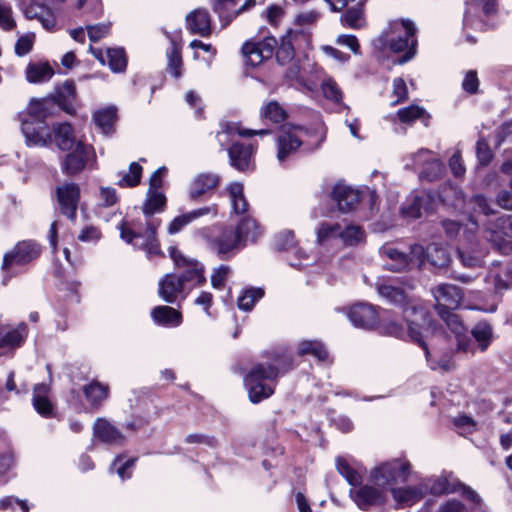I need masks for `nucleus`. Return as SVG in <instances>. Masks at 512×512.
<instances>
[{
	"mask_svg": "<svg viewBox=\"0 0 512 512\" xmlns=\"http://www.w3.org/2000/svg\"><path fill=\"white\" fill-rule=\"evenodd\" d=\"M165 204L166 197L162 192L158 189H148L147 198L142 207L145 217V230L140 228L141 223L133 222L130 225L127 222H122L118 226L121 239L135 247L144 249L148 255H158L160 248L156 239V231L160 226V221L151 217L155 213L162 212Z\"/></svg>",
	"mask_w": 512,
	"mask_h": 512,
	"instance_id": "1",
	"label": "nucleus"
},
{
	"mask_svg": "<svg viewBox=\"0 0 512 512\" xmlns=\"http://www.w3.org/2000/svg\"><path fill=\"white\" fill-rule=\"evenodd\" d=\"M171 258L177 268L181 269L180 275L167 274L159 282V296L168 303H175L179 297L184 299L196 286L206 282L204 267L197 260L188 258L176 248L170 250Z\"/></svg>",
	"mask_w": 512,
	"mask_h": 512,
	"instance_id": "2",
	"label": "nucleus"
},
{
	"mask_svg": "<svg viewBox=\"0 0 512 512\" xmlns=\"http://www.w3.org/2000/svg\"><path fill=\"white\" fill-rule=\"evenodd\" d=\"M415 33L416 27L412 21L395 20L389 23L388 28L373 40V47L379 52L389 49L393 53L408 49L397 61L398 64H404L415 55L417 45Z\"/></svg>",
	"mask_w": 512,
	"mask_h": 512,
	"instance_id": "3",
	"label": "nucleus"
},
{
	"mask_svg": "<svg viewBox=\"0 0 512 512\" xmlns=\"http://www.w3.org/2000/svg\"><path fill=\"white\" fill-rule=\"evenodd\" d=\"M261 234L257 221L247 215L239 221L236 229L224 228L218 237L211 240L210 245L222 259H228L247 241L255 242Z\"/></svg>",
	"mask_w": 512,
	"mask_h": 512,
	"instance_id": "4",
	"label": "nucleus"
},
{
	"mask_svg": "<svg viewBox=\"0 0 512 512\" xmlns=\"http://www.w3.org/2000/svg\"><path fill=\"white\" fill-rule=\"evenodd\" d=\"M336 468L347 482L353 486L350 490V496L360 509L368 510L372 506L384 503L386 498L385 490L381 487L361 485L362 477L360 473L351 467L346 459L338 457L336 459Z\"/></svg>",
	"mask_w": 512,
	"mask_h": 512,
	"instance_id": "5",
	"label": "nucleus"
},
{
	"mask_svg": "<svg viewBox=\"0 0 512 512\" xmlns=\"http://www.w3.org/2000/svg\"><path fill=\"white\" fill-rule=\"evenodd\" d=\"M282 365L257 364L245 377L249 399L253 403H259L274 393L275 381Z\"/></svg>",
	"mask_w": 512,
	"mask_h": 512,
	"instance_id": "6",
	"label": "nucleus"
},
{
	"mask_svg": "<svg viewBox=\"0 0 512 512\" xmlns=\"http://www.w3.org/2000/svg\"><path fill=\"white\" fill-rule=\"evenodd\" d=\"M41 254V246L33 240L19 241L13 249L4 254L2 272L4 273L3 284L15 276L18 271L16 267L25 266L36 260Z\"/></svg>",
	"mask_w": 512,
	"mask_h": 512,
	"instance_id": "7",
	"label": "nucleus"
},
{
	"mask_svg": "<svg viewBox=\"0 0 512 512\" xmlns=\"http://www.w3.org/2000/svg\"><path fill=\"white\" fill-rule=\"evenodd\" d=\"M409 468L407 461L394 459L375 467L370 473V479L376 486L384 489L386 486L407 481Z\"/></svg>",
	"mask_w": 512,
	"mask_h": 512,
	"instance_id": "8",
	"label": "nucleus"
},
{
	"mask_svg": "<svg viewBox=\"0 0 512 512\" xmlns=\"http://www.w3.org/2000/svg\"><path fill=\"white\" fill-rule=\"evenodd\" d=\"M303 133L304 130L298 126H285L280 129L276 138V157L281 165L297 154L303 143Z\"/></svg>",
	"mask_w": 512,
	"mask_h": 512,
	"instance_id": "9",
	"label": "nucleus"
},
{
	"mask_svg": "<svg viewBox=\"0 0 512 512\" xmlns=\"http://www.w3.org/2000/svg\"><path fill=\"white\" fill-rule=\"evenodd\" d=\"M275 37H265L261 41H247L242 46V55L246 65L257 67L265 60L270 59L277 47Z\"/></svg>",
	"mask_w": 512,
	"mask_h": 512,
	"instance_id": "10",
	"label": "nucleus"
},
{
	"mask_svg": "<svg viewBox=\"0 0 512 512\" xmlns=\"http://www.w3.org/2000/svg\"><path fill=\"white\" fill-rule=\"evenodd\" d=\"M57 200L62 214L75 220L80 199V188L76 183H64L56 188Z\"/></svg>",
	"mask_w": 512,
	"mask_h": 512,
	"instance_id": "11",
	"label": "nucleus"
},
{
	"mask_svg": "<svg viewBox=\"0 0 512 512\" xmlns=\"http://www.w3.org/2000/svg\"><path fill=\"white\" fill-rule=\"evenodd\" d=\"M93 156L94 151L91 146L78 142L75 149L64 158L62 169L67 175L78 174Z\"/></svg>",
	"mask_w": 512,
	"mask_h": 512,
	"instance_id": "12",
	"label": "nucleus"
},
{
	"mask_svg": "<svg viewBox=\"0 0 512 512\" xmlns=\"http://www.w3.org/2000/svg\"><path fill=\"white\" fill-rule=\"evenodd\" d=\"M17 3L27 19L38 20L46 30L55 27L56 17L49 7L37 4L34 0H17Z\"/></svg>",
	"mask_w": 512,
	"mask_h": 512,
	"instance_id": "13",
	"label": "nucleus"
},
{
	"mask_svg": "<svg viewBox=\"0 0 512 512\" xmlns=\"http://www.w3.org/2000/svg\"><path fill=\"white\" fill-rule=\"evenodd\" d=\"M22 132L29 146H45L51 140L48 126L40 119H24Z\"/></svg>",
	"mask_w": 512,
	"mask_h": 512,
	"instance_id": "14",
	"label": "nucleus"
},
{
	"mask_svg": "<svg viewBox=\"0 0 512 512\" xmlns=\"http://www.w3.org/2000/svg\"><path fill=\"white\" fill-rule=\"evenodd\" d=\"M435 300V310L438 312V306H444L447 309H456L463 298L462 291L453 284L443 283L431 289Z\"/></svg>",
	"mask_w": 512,
	"mask_h": 512,
	"instance_id": "15",
	"label": "nucleus"
},
{
	"mask_svg": "<svg viewBox=\"0 0 512 512\" xmlns=\"http://www.w3.org/2000/svg\"><path fill=\"white\" fill-rule=\"evenodd\" d=\"M381 329L384 334L389 336H394L397 338H404L405 336H408L411 340L417 342L423 348V350L425 351L426 358L428 359V347L422 339L419 326L414 321L408 322L407 331L401 324L395 321H389L384 323Z\"/></svg>",
	"mask_w": 512,
	"mask_h": 512,
	"instance_id": "16",
	"label": "nucleus"
},
{
	"mask_svg": "<svg viewBox=\"0 0 512 512\" xmlns=\"http://www.w3.org/2000/svg\"><path fill=\"white\" fill-rule=\"evenodd\" d=\"M220 177L214 173H200L191 181L188 195L191 200H199L211 194L219 185Z\"/></svg>",
	"mask_w": 512,
	"mask_h": 512,
	"instance_id": "17",
	"label": "nucleus"
},
{
	"mask_svg": "<svg viewBox=\"0 0 512 512\" xmlns=\"http://www.w3.org/2000/svg\"><path fill=\"white\" fill-rule=\"evenodd\" d=\"M347 315L354 326L364 329H371L378 322V314L375 308L369 304H355L349 309Z\"/></svg>",
	"mask_w": 512,
	"mask_h": 512,
	"instance_id": "18",
	"label": "nucleus"
},
{
	"mask_svg": "<svg viewBox=\"0 0 512 512\" xmlns=\"http://www.w3.org/2000/svg\"><path fill=\"white\" fill-rule=\"evenodd\" d=\"M472 225L478 229L482 236L498 249H503V236L501 232L500 216L495 219L470 218Z\"/></svg>",
	"mask_w": 512,
	"mask_h": 512,
	"instance_id": "19",
	"label": "nucleus"
},
{
	"mask_svg": "<svg viewBox=\"0 0 512 512\" xmlns=\"http://www.w3.org/2000/svg\"><path fill=\"white\" fill-rule=\"evenodd\" d=\"M89 51L103 65L107 59V63L113 72H123L127 67V59L123 48H108L104 54L101 49L90 45Z\"/></svg>",
	"mask_w": 512,
	"mask_h": 512,
	"instance_id": "20",
	"label": "nucleus"
},
{
	"mask_svg": "<svg viewBox=\"0 0 512 512\" xmlns=\"http://www.w3.org/2000/svg\"><path fill=\"white\" fill-rule=\"evenodd\" d=\"M331 196L344 213L352 211L360 201V192L342 183L334 186Z\"/></svg>",
	"mask_w": 512,
	"mask_h": 512,
	"instance_id": "21",
	"label": "nucleus"
},
{
	"mask_svg": "<svg viewBox=\"0 0 512 512\" xmlns=\"http://www.w3.org/2000/svg\"><path fill=\"white\" fill-rule=\"evenodd\" d=\"M253 154L254 149L251 144L244 145L237 142L228 149L231 166L241 172L250 169L253 163Z\"/></svg>",
	"mask_w": 512,
	"mask_h": 512,
	"instance_id": "22",
	"label": "nucleus"
},
{
	"mask_svg": "<svg viewBox=\"0 0 512 512\" xmlns=\"http://www.w3.org/2000/svg\"><path fill=\"white\" fill-rule=\"evenodd\" d=\"M93 435L101 442L110 445H120L124 442V435L107 419L98 418L93 425Z\"/></svg>",
	"mask_w": 512,
	"mask_h": 512,
	"instance_id": "23",
	"label": "nucleus"
},
{
	"mask_svg": "<svg viewBox=\"0 0 512 512\" xmlns=\"http://www.w3.org/2000/svg\"><path fill=\"white\" fill-rule=\"evenodd\" d=\"M270 133L268 129H243L239 123L236 122H225L221 124V130L217 133L216 138L221 147H224L228 143L229 138L234 135L240 137H252L255 135H267Z\"/></svg>",
	"mask_w": 512,
	"mask_h": 512,
	"instance_id": "24",
	"label": "nucleus"
},
{
	"mask_svg": "<svg viewBox=\"0 0 512 512\" xmlns=\"http://www.w3.org/2000/svg\"><path fill=\"white\" fill-rule=\"evenodd\" d=\"M205 215H212L215 217L217 215V206L213 204L175 217L168 226V232L169 234H176L194 220Z\"/></svg>",
	"mask_w": 512,
	"mask_h": 512,
	"instance_id": "25",
	"label": "nucleus"
},
{
	"mask_svg": "<svg viewBox=\"0 0 512 512\" xmlns=\"http://www.w3.org/2000/svg\"><path fill=\"white\" fill-rule=\"evenodd\" d=\"M187 28L192 34L208 36L211 33L209 13L204 9H196L186 17Z\"/></svg>",
	"mask_w": 512,
	"mask_h": 512,
	"instance_id": "26",
	"label": "nucleus"
},
{
	"mask_svg": "<svg viewBox=\"0 0 512 512\" xmlns=\"http://www.w3.org/2000/svg\"><path fill=\"white\" fill-rule=\"evenodd\" d=\"M27 336V327L20 324L17 328L0 333V355L20 347Z\"/></svg>",
	"mask_w": 512,
	"mask_h": 512,
	"instance_id": "27",
	"label": "nucleus"
},
{
	"mask_svg": "<svg viewBox=\"0 0 512 512\" xmlns=\"http://www.w3.org/2000/svg\"><path fill=\"white\" fill-rule=\"evenodd\" d=\"M452 309H447L444 306H438L437 314L439 317L446 323L448 328L456 335L458 339V348L467 351L468 346L461 339L462 334L465 331V328L460 321L459 317L451 311Z\"/></svg>",
	"mask_w": 512,
	"mask_h": 512,
	"instance_id": "28",
	"label": "nucleus"
},
{
	"mask_svg": "<svg viewBox=\"0 0 512 512\" xmlns=\"http://www.w3.org/2000/svg\"><path fill=\"white\" fill-rule=\"evenodd\" d=\"M117 118V110L113 106L96 110L93 114V121L96 127L105 135L114 132V125Z\"/></svg>",
	"mask_w": 512,
	"mask_h": 512,
	"instance_id": "29",
	"label": "nucleus"
},
{
	"mask_svg": "<svg viewBox=\"0 0 512 512\" xmlns=\"http://www.w3.org/2000/svg\"><path fill=\"white\" fill-rule=\"evenodd\" d=\"M49 390L50 388L47 384L41 383L35 385L33 391V406L44 417L50 416L53 412V405L48 398Z\"/></svg>",
	"mask_w": 512,
	"mask_h": 512,
	"instance_id": "30",
	"label": "nucleus"
},
{
	"mask_svg": "<svg viewBox=\"0 0 512 512\" xmlns=\"http://www.w3.org/2000/svg\"><path fill=\"white\" fill-rule=\"evenodd\" d=\"M380 253L392 261L391 264H385L387 270L400 272L409 267L408 255L392 245H384L381 247Z\"/></svg>",
	"mask_w": 512,
	"mask_h": 512,
	"instance_id": "31",
	"label": "nucleus"
},
{
	"mask_svg": "<svg viewBox=\"0 0 512 512\" xmlns=\"http://www.w3.org/2000/svg\"><path fill=\"white\" fill-rule=\"evenodd\" d=\"M83 394L92 407L98 408L108 398L109 386L93 381L83 387Z\"/></svg>",
	"mask_w": 512,
	"mask_h": 512,
	"instance_id": "32",
	"label": "nucleus"
},
{
	"mask_svg": "<svg viewBox=\"0 0 512 512\" xmlns=\"http://www.w3.org/2000/svg\"><path fill=\"white\" fill-rule=\"evenodd\" d=\"M153 320L164 326H178L182 321L181 313L170 306H157L152 312Z\"/></svg>",
	"mask_w": 512,
	"mask_h": 512,
	"instance_id": "33",
	"label": "nucleus"
},
{
	"mask_svg": "<svg viewBox=\"0 0 512 512\" xmlns=\"http://www.w3.org/2000/svg\"><path fill=\"white\" fill-rule=\"evenodd\" d=\"M76 97L75 84L71 81L64 82L56 90V101L58 105L67 113L71 114L74 111L73 101Z\"/></svg>",
	"mask_w": 512,
	"mask_h": 512,
	"instance_id": "34",
	"label": "nucleus"
},
{
	"mask_svg": "<svg viewBox=\"0 0 512 512\" xmlns=\"http://www.w3.org/2000/svg\"><path fill=\"white\" fill-rule=\"evenodd\" d=\"M343 26L351 29H361L366 26L365 9L363 4L348 8L341 17Z\"/></svg>",
	"mask_w": 512,
	"mask_h": 512,
	"instance_id": "35",
	"label": "nucleus"
},
{
	"mask_svg": "<svg viewBox=\"0 0 512 512\" xmlns=\"http://www.w3.org/2000/svg\"><path fill=\"white\" fill-rule=\"evenodd\" d=\"M227 190L233 212L238 215L246 213L248 211V202L244 196L243 185L239 182H234L228 186Z\"/></svg>",
	"mask_w": 512,
	"mask_h": 512,
	"instance_id": "36",
	"label": "nucleus"
},
{
	"mask_svg": "<svg viewBox=\"0 0 512 512\" xmlns=\"http://www.w3.org/2000/svg\"><path fill=\"white\" fill-rule=\"evenodd\" d=\"M54 138L61 150H70L75 144L72 127L69 123H59L54 126Z\"/></svg>",
	"mask_w": 512,
	"mask_h": 512,
	"instance_id": "37",
	"label": "nucleus"
},
{
	"mask_svg": "<svg viewBox=\"0 0 512 512\" xmlns=\"http://www.w3.org/2000/svg\"><path fill=\"white\" fill-rule=\"evenodd\" d=\"M260 116L262 119L278 124L286 120L287 112L279 102L272 100L261 107Z\"/></svg>",
	"mask_w": 512,
	"mask_h": 512,
	"instance_id": "38",
	"label": "nucleus"
},
{
	"mask_svg": "<svg viewBox=\"0 0 512 512\" xmlns=\"http://www.w3.org/2000/svg\"><path fill=\"white\" fill-rule=\"evenodd\" d=\"M450 255L447 249L436 243L428 245L427 262L437 268L447 267L450 263Z\"/></svg>",
	"mask_w": 512,
	"mask_h": 512,
	"instance_id": "39",
	"label": "nucleus"
},
{
	"mask_svg": "<svg viewBox=\"0 0 512 512\" xmlns=\"http://www.w3.org/2000/svg\"><path fill=\"white\" fill-rule=\"evenodd\" d=\"M299 355H312L321 362H326L329 359L328 352L324 345L319 341L304 340L298 345Z\"/></svg>",
	"mask_w": 512,
	"mask_h": 512,
	"instance_id": "40",
	"label": "nucleus"
},
{
	"mask_svg": "<svg viewBox=\"0 0 512 512\" xmlns=\"http://www.w3.org/2000/svg\"><path fill=\"white\" fill-rule=\"evenodd\" d=\"M53 76V70L47 63H32L27 66L26 77L31 83L48 81Z\"/></svg>",
	"mask_w": 512,
	"mask_h": 512,
	"instance_id": "41",
	"label": "nucleus"
},
{
	"mask_svg": "<svg viewBox=\"0 0 512 512\" xmlns=\"http://www.w3.org/2000/svg\"><path fill=\"white\" fill-rule=\"evenodd\" d=\"M471 334L478 343L481 351H485L493 339L492 326L486 321L478 322L471 330Z\"/></svg>",
	"mask_w": 512,
	"mask_h": 512,
	"instance_id": "42",
	"label": "nucleus"
},
{
	"mask_svg": "<svg viewBox=\"0 0 512 512\" xmlns=\"http://www.w3.org/2000/svg\"><path fill=\"white\" fill-rule=\"evenodd\" d=\"M470 208L474 213L479 214V216H483L482 219H488L490 216L494 215L496 211L492 208L489 200L483 194H475L473 195L468 202ZM476 219L474 216H472Z\"/></svg>",
	"mask_w": 512,
	"mask_h": 512,
	"instance_id": "43",
	"label": "nucleus"
},
{
	"mask_svg": "<svg viewBox=\"0 0 512 512\" xmlns=\"http://www.w3.org/2000/svg\"><path fill=\"white\" fill-rule=\"evenodd\" d=\"M378 293L391 303L401 304L406 301V290L390 283L380 284Z\"/></svg>",
	"mask_w": 512,
	"mask_h": 512,
	"instance_id": "44",
	"label": "nucleus"
},
{
	"mask_svg": "<svg viewBox=\"0 0 512 512\" xmlns=\"http://www.w3.org/2000/svg\"><path fill=\"white\" fill-rule=\"evenodd\" d=\"M365 233L361 226L349 224L341 226L340 240L346 246H354L363 241Z\"/></svg>",
	"mask_w": 512,
	"mask_h": 512,
	"instance_id": "45",
	"label": "nucleus"
},
{
	"mask_svg": "<svg viewBox=\"0 0 512 512\" xmlns=\"http://www.w3.org/2000/svg\"><path fill=\"white\" fill-rule=\"evenodd\" d=\"M391 493L395 501L406 505H412L422 497L420 490L412 487L398 489L391 488Z\"/></svg>",
	"mask_w": 512,
	"mask_h": 512,
	"instance_id": "46",
	"label": "nucleus"
},
{
	"mask_svg": "<svg viewBox=\"0 0 512 512\" xmlns=\"http://www.w3.org/2000/svg\"><path fill=\"white\" fill-rule=\"evenodd\" d=\"M142 166L137 162H132L126 173L117 182L120 187H135L140 183L142 176Z\"/></svg>",
	"mask_w": 512,
	"mask_h": 512,
	"instance_id": "47",
	"label": "nucleus"
},
{
	"mask_svg": "<svg viewBox=\"0 0 512 512\" xmlns=\"http://www.w3.org/2000/svg\"><path fill=\"white\" fill-rule=\"evenodd\" d=\"M264 295L261 288H249L238 299V307L244 311H250L255 303Z\"/></svg>",
	"mask_w": 512,
	"mask_h": 512,
	"instance_id": "48",
	"label": "nucleus"
},
{
	"mask_svg": "<svg viewBox=\"0 0 512 512\" xmlns=\"http://www.w3.org/2000/svg\"><path fill=\"white\" fill-rule=\"evenodd\" d=\"M341 225L338 223L332 224L328 222L321 223L317 230V241L324 243L332 239H340Z\"/></svg>",
	"mask_w": 512,
	"mask_h": 512,
	"instance_id": "49",
	"label": "nucleus"
},
{
	"mask_svg": "<svg viewBox=\"0 0 512 512\" xmlns=\"http://www.w3.org/2000/svg\"><path fill=\"white\" fill-rule=\"evenodd\" d=\"M445 171V166L441 160L436 158L434 155L430 161L426 164L421 172V176L429 181L439 179Z\"/></svg>",
	"mask_w": 512,
	"mask_h": 512,
	"instance_id": "50",
	"label": "nucleus"
},
{
	"mask_svg": "<svg viewBox=\"0 0 512 512\" xmlns=\"http://www.w3.org/2000/svg\"><path fill=\"white\" fill-rule=\"evenodd\" d=\"M168 68L170 73L175 77L181 76L182 58L180 48L173 42L172 47L167 51Z\"/></svg>",
	"mask_w": 512,
	"mask_h": 512,
	"instance_id": "51",
	"label": "nucleus"
},
{
	"mask_svg": "<svg viewBox=\"0 0 512 512\" xmlns=\"http://www.w3.org/2000/svg\"><path fill=\"white\" fill-rule=\"evenodd\" d=\"M504 276L506 279H503L500 274L490 271L486 277V281H493L495 291L500 293L504 290L512 288V267L505 272Z\"/></svg>",
	"mask_w": 512,
	"mask_h": 512,
	"instance_id": "52",
	"label": "nucleus"
},
{
	"mask_svg": "<svg viewBox=\"0 0 512 512\" xmlns=\"http://www.w3.org/2000/svg\"><path fill=\"white\" fill-rule=\"evenodd\" d=\"M321 90L323 96L335 103H339L342 100V91L336 81L332 78H325L321 84Z\"/></svg>",
	"mask_w": 512,
	"mask_h": 512,
	"instance_id": "53",
	"label": "nucleus"
},
{
	"mask_svg": "<svg viewBox=\"0 0 512 512\" xmlns=\"http://www.w3.org/2000/svg\"><path fill=\"white\" fill-rule=\"evenodd\" d=\"M122 460V456H117L112 462L110 469H115L122 480L129 479L132 474L131 469L134 467L137 458H130L125 462H122Z\"/></svg>",
	"mask_w": 512,
	"mask_h": 512,
	"instance_id": "54",
	"label": "nucleus"
},
{
	"mask_svg": "<svg viewBox=\"0 0 512 512\" xmlns=\"http://www.w3.org/2000/svg\"><path fill=\"white\" fill-rule=\"evenodd\" d=\"M294 47L289 39L283 38L276 51V60L280 65L290 63L294 59Z\"/></svg>",
	"mask_w": 512,
	"mask_h": 512,
	"instance_id": "55",
	"label": "nucleus"
},
{
	"mask_svg": "<svg viewBox=\"0 0 512 512\" xmlns=\"http://www.w3.org/2000/svg\"><path fill=\"white\" fill-rule=\"evenodd\" d=\"M427 252L428 246L424 248L422 245L414 244L410 246V251L408 255L409 266L417 265L421 267L427 262Z\"/></svg>",
	"mask_w": 512,
	"mask_h": 512,
	"instance_id": "56",
	"label": "nucleus"
},
{
	"mask_svg": "<svg viewBox=\"0 0 512 512\" xmlns=\"http://www.w3.org/2000/svg\"><path fill=\"white\" fill-rule=\"evenodd\" d=\"M458 255L462 265L467 268L480 267L483 263V256L479 252L472 253L463 249H459Z\"/></svg>",
	"mask_w": 512,
	"mask_h": 512,
	"instance_id": "57",
	"label": "nucleus"
},
{
	"mask_svg": "<svg viewBox=\"0 0 512 512\" xmlns=\"http://www.w3.org/2000/svg\"><path fill=\"white\" fill-rule=\"evenodd\" d=\"M425 114V110L419 106L411 105L398 111L399 119L404 123L413 122L421 118Z\"/></svg>",
	"mask_w": 512,
	"mask_h": 512,
	"instance_id": "58",
	"label": "nucleus"
},
{
	"mask_svg": "<svg viewBox=\"0 0 512 512\" xmlns=\"http://www.w3.org/2000/svg\"><path fill=\"white\" fill-rule=\"evenodd\" d=\"M34 40L35 35L33 33L21 36L15 44V53L18 56H24L28 54L33 47Z\"/></svg>",
	"mask_w": 512,
	"mask_h": 512,
	"instance_id": "59",
	"label": "nucleus"
},
{
	"mask_svg": "<svg viewBox=\"0 0 512 512\" xmlns=\"http://www.w3.org/2000/svg\"><path fill=\"white\" fill-rule=\"evenodd\" d=\"M230 274V267L221 265L214 270L211 275V284L215 289H222L225 285V281Z\"/></svg>",
	"mask_w": 512,
	"mask_h": 512,
	"instance_id": "60",
	"label": "nucleus"
},
{
	"mask_svg": "<svg viewBox=\"0 0 512 512\" xmlns=\"http://www.w3.org/2000/svg\"><path fill=\"white\" fill-rule=\"evenodd\" d=\"M295 244L294 233L292 231H284L275 237V246L279 251H285L292 248Z\"/></svg>",
	"mask_w": 512,
	"mask_h": 512,
	"instance_id": "61",
	"label": "nucleus"
},
{
	"mask_svg": "<svg viewBox=\"0 0 512 512\" xmlns=\"http://www.w3.org/2000/svg\"><path fill=\"white\" fill-rule=\"evenodd\" d=\"M424 201H425V199L423 197H418V196L415 197L411 204L404 206L402 208V214L405 217H409V218H413V219L420 218L422 215L421 209H422V205H423Z\"/></svg>",
	"mask_w": 512,
	"mask_h": 512,
	"instance_id": "62",
	"label": "nucleus"
},
{
	"mask_svg": "<svg viewBox=\"0 0 512 512\" xmlns=\"http://www.w3.org/2000/svg\"><path fill=\"white\" fill-rule=\"evenodd\" d=\"M86 28H87L89 39L92 42H97L109 34L110 24L100 23V24H96V25L87 26Z\"/></svg>",
	"mask_w": 512,
	"mask_h": 512,
	"instance_id": "63",
	"label": "nucleus"
},
{
	"mask_svg": "<svg viewBox=\"0 0 512 512\" xmlns=\"http://www.w3.org/2000/svg\"><path fill=\"white\" fill-rule=\"evenodd\" d=\"M496 146L502 145L504 142L512 143V120L504 122L496 130Z\"/></svg>",
	"mask_w": 512,
	"mask_h": 512,
	"instance_id": "64",
	"label": "nucleus"
}]
</instances>
